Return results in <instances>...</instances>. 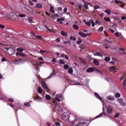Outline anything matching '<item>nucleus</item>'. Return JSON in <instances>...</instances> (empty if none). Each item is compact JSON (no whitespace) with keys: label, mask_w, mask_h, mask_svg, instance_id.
Segmentation results:
<instances>
[{"label":"nucleus","mask_w":126,"mask_h":126,"mask_svg":"<svg viewBox=\"0 0 126 126\" xmlns=\"http://www.w3.org/2000/svg\"><path fill=\"white\" fill-rule=\"evenodd\" d=\"M4 49L6 50V51H8V54L10 56H11L14 54V53L15 52V50H14V49L12 48H7V47H5Z\"/></svg>","instance_id":"f257e3e1"},{"label":"nucleus","mask_w":126,"mask_h":126,"mask_svg":"<svg viewBox=\"0 0 126 126\" xmlns=\"http://www.w3.org/2000/svg\"><path fill=\"white\" fill-rule=\"evenodd\" d=\"M56 75H57L56 71L53 70L52 73L48 77L47 79H50V78H52V77H54V76H56Z\"/></svg>","instance_id":"f03ea898"},{"label":"nucleus","mask_w":126,"mask_h":126,"mask_svg":"<svg viewBox=\"0 0 126 126\" xmlns=\"http://www.w3.org/2000/svg\"><path fill=\"white\" fill-rule=\"evenodd\" d=\"M54 108L56 111H61L62 110V108L59 106V104L58 103H56L55 104Z\"/></svg>","instance_id":"7ed1b4c3"},{"label":"nucleus","mask_w":126,"mask_h":126,"mask_svg":"<svg viewBox=\"0 0 126 126\" xmlns=\"http://www.w3.org/2000/svg\"><path fill=\"white\" fill-rule=\"evenodd\" d=\"M79 35H80V36H81V37H83V38H85V37H87V36H88V35H89V34H88V33L85 34L81 32H79Z\"/></svg>","instance_id":"20e7f679"},{"label":"nucleus","mask_w":126,"mask_h":126,"mask_svg":"<svg viewBox=\"0 0 126 126\" xmlns=\"http://www.w3.org/2000/svg\"><path fill=\"white\" fill-rule=\"evenodd\" d=\"M94 95L96 97V98H97V99H98V100H100V101H102V100H103V98H102V97H101V96H100L99 95V94H98L97 93H94Z\"/></svg>","instance_id":"39448f33"},{"label":"nucleus","mask_w":126,"mask_h":126,"mask_svg":"<svg viewBox=\"0 0 126 126\" xmlns=\"http://www.w3.org/2000/svg\"><path fill=\"white\" fill-rule=\"evenodd\" d=\"M42 86L44 89L45 90H48V87L47 86V85H46V83H45V82H43L42 83Z\"/></svg>","instance_id":"423d86ee"},{"label":"nucleus","mask_w":126,"mask_h":126,"mask_svg":"<svg viewBox=\"0 0 126 126\" xmlns=\"http://www.w3.org/2000/svg\"><path fill=\"white\" fill-rule=\"evenodd\" d=\"M117 70V67H116L115 66H112L110 68H109V71H110L111 72H112V71H114V70Z\"/></svg>","instance_id":"0eeeda50"},{"label":"nucleus","mask_w":126,"mask_h":126,"mask_svg":"<svg viewBox=\"0 0 126 126\" xmlns=\"http://www.w3.org/2000/svg\"><path fill=\"white\" fill-rule=\"evenodd\" d=\"M113 110V107L109 106L108 108L107 109V113L108 114H111V112H112V110Z\"/></svg>","instance_id":"6e6552de"},{"label":"nucleus","mask_w":126,"mask_h":126,"mask_svg":"<svg viewBox=\"0 0 126 126\" xmlns=\"http://www.w3.org/2000/svg\"><path fill=\"white\" fill-rule=\"evenodd\" d=\"M118 102L122 105V106H126V103L123 102V99L120 98L118 99Z\"/></svg>","instance_id":"1a4fd4ad"},{"label":"nucleus","mask_w":126,"mask_h":126,"mask_svg":"<svg viewBox=\"0 0 126 126\" xmlns=\"http://www.w3.org/2000/svg\"><path fill=\"white\" fill-rule=\"evenodd\" d=\"M37 8H42L43 7V5L41 3H38L36 5Z\"/></svg>","instance_id":"9d476101"},{"label":"nucleus","mask_w":126,"mask_h":126,"mask_svg":"<svg viewBox=\"0 0 126 126\" xmlns=\"http://www.w3.org/2000/svg\"><path fill=\"white\" fill-rule=\"evenodd\" d=\"M80 61L82 63H83V64H86V61H85V60L80 58Z\"/></svg>","instance_id":"9b49d317"},{"label":"nucleus","mask_w":126,"mask_h":126,"mask_svg":"<svg viewBox=\"0 0 126 126\" xmlns=\"http://www.w3.org/2000/svg\"><path fill=\"white\" fill-rule=\"evenodd\" d=\"M93 71H94V69L93 68H89L87 69V72H92Z\"/></svg>","instance_id":"f8f14e48"},{"label":"nucleus","mask_w":126,"mask_h":126,"mask_svg":"<svg viewBox=\"0 0 126 126\" xmlns=\"http://www.w3.org/2000/svg\"><path fill=\"white\" fill-rule=\"evenodd\" d=\"M68 73H69L70 74H71V73L73 72V69H72V68H69L68 69Z\"/></svg>","instance_id":"ddd939ff"},{"label":"nucleus","mask_w":126,"mask_h":126,"mask_svg":"<svg viewBox=\"0 0 126 126\" xmlns=\"http://www.w3.org/2000/svg\"><path fill=\"white\" fill-rule=\"evenodd\" d=\"M90 21L91 22V23H92V27H94V26H95V22H94V21H93V19H91L90 20Z\"/></svg>","instance_id":"4468645a"},{"label":"nucleus","mask_w":126,"mask_h":126,"mask_svg":"<svg viewBox=\"0 0 126 126\" xmlns=\"http://www.w3.org/2000/svg\"><path fill=\"white\" fill-rule=\"evenodd\" d=\"M104 20L106 22H111V19L109 17H104Z\"/></svg>","instance_id":"2eb2a0df"},{"label":"nucleus","mask_w":126,"mask_h":126,"mask_svg":"<svg viewBox=\"0 0 126 126\" xmlns=\"http://www.w3.org/2000/svg\"><path fill=\"white\" fill-rule=\"evenodd\" d=\"M104 12H105V13H107V14H111V10L109 9H106L104 11Z\"/></svg>","instance_id":"dca6fc26"},{"label":"nucleus","mask_w":126,"mask_h":126,"mask_svg":"<svg viewBox=\"0 0 126 126\" xmlns=\"http://www.w3.org/2000/svg\"><path fill=\"white\" fill-rule=\"evenodd\" d=\"M61 58H65V59H66V60H68V56H67L64 54L61 55Z\"/></svg>","instance_id":"f3484780"},{"label":"nucleus","mask_w":126,"mask_h":126,"mask_svg":"<svg viewBox=\"0 0 126 126\" xmlns=\"http://www.w3.org/2000/svg\"><path fill=\"white\" fill-rule=\"evenodd\" d=\"M84 122L83 123H81V122H79L78 124H76L75 125V126H83V125H84Z\"/></svg>","instance_id":"a211bd4d"},{"label":"nucleus","mask_w":126,"mask_h":126,"mask_svg":"<svg viewBox=\"0 0 126 126\" xmlns=\"http://www.w3.org/2000/svg\"><path fill=\"white\" fill-rule=\"evenodd\" d=\"M61 35L62 36H67V33L63 31H61Z\"/></svg>","instance_id":"6ab92c4d"},{"label":"nucleus","mask_w":126,"mask_h":126,"mask_svg":"<svg viewBox=\"0 0 126 126\" xmlns=\"http://www.w3.org/2000/svg\"><path fill=\"white\" fill-rule=\"evenodd\" d=\"M58 22H61V21H64V19L63 18H61L57 19Z\"/></svg>","instance_id":"aec40b11"},{"label":"nucleus","mask_w":126,"mask_h":126,"mask_svg":"<svg viewBox=\"0 0 126 126\" xmlns=\"http://www.w3.org/2000/svg\"><path fill=\"white\" fill-rule=\"evenodd\" d=\"M86 25H87V26H89V27H90V26H91V22L90 21V20H89L88 22H87V23H86Z\"/></svg>","instance_id":"412c9836"},{"label":"nucleus","mask_w":126,"mask_h":126,"mask_svg":"<svg viewBox=\"0 0 126 126\" xmlns=\"http://www.w3.org/2000/svg\"><path fill=\"white\" fill-rule=\"evenodd\" d=\"M36 99H37V100H38V101H41V100H42V97L39 96V95H37L35 96Z\"/></svg>","instance_id":"4be33fe9"},{"label":"nucleus","mask_w":126,"mask_h":126,"mask_svg":"<svg viewBox=\"0 0 126 126\" xmlns=\"http://www.w3.org/2000/svg\"><path fill=\"white\" fill-rule=\"evenodd\" d=\"M73 28L74 29H75V30H78V29L79 28V27L77 26L76 25H73Z\"/></svg>","instance_id":"5701e85b"},{"label":"nucleus","mask_w":126,"mask_h":126,"mask_svg":"<svg viewBox=\"0 0 126 126\" xmlns=\"http://www.w3.org/2000/svg\"><path fill=\"white\" fill-rule=\"evenodd\" d=\"M21 61H22V60H21H21H16L15 61V63L16 64H18V63H20Z\"/></svg>","instance_id":"b1692460"},{"label":"nucleus","mask_w":126,"mask_h":126,"mask_svg":"<svg viewBox=\"0 0 126 126\" xmlns=\"http://www.w3.org/2000/svg\"><path fill=\"white\" fill-rule=\"evenodd\" d=\"M110 60L111 58H110V57H105L104 59L105 62H110Z\"/></svg>","instance_id":"393cba45"},{"label":"nucleus","mask_w":126,"mask_h":126,"mask_svg":"<svg viewBox=\"0 0 126 126\" xmlns=\"http://www.w3.org/2000/svg\"><path fill=\"white\" fill-rule=\"evenodd\" d=\"M93 62L95 65H99V62H98L97 60H94Z\"/></svg>","instance_id":"a878e982"},{"label":"nucleus","mask_w":126,"mask_h":126,"mask_svg":"<svg viewBox=\"0 0 126 126\" xmlns=\"http://www.w3.org/2000/svg\"><path fill=\"white\" fill-rule=\"evenodd\" d=\"M24 104L25 106H27V107H30L31 106L30 102H25Z\"/></svg>","instance_id":"bb28decb"},{"label":"nucleus","mask_w":126,"mask_h":126,"mask_svg":"<svg viewBox=\"0 0 126 126\" xmlns=\"http://www.w3.org/2000/svg\"><path fill=\"white\" fill-rule=\"evenodd\" d=\"M45 97L47 100H51V96H50V95L49 94H47Z\"/></svg>","instance_id":"cd10ccee"},{"label":"nucleus","mask_w":126,"mask_h":126,"mask_svg":"<svg viewBox=\"0 0 126 126\" xmlns=\"http://www.w3.org/2000/svg\"><path fill=\"white\" fill-rule=\"evenodd\" d=\"M17 51L22 52H23V49H22L21 48H17Z\"/></svg>","instance_id":"c85d7f7f"},{"label":"nucleus","mask_w":126,"mask_h":126,"mask_svg":"<svg viewBox=\"0 0 126 126\" xmlns=\"http://www.w3.org/2000/svg\"><path fill=\"white\" fill-rule=\"evenodd\" d=\"M59 62L61 64H64V63H65V62L63 60H60Z\"/></svg>","instance_id":"c756f323"},{"label":"nucleus","mask_w":126,"mask_h":126,"mask_svg":"<svg viewBox=\"0 0 126 126\" xmlns=\"http://www.w3.org/2000/svg\"><path fill=\"white\" fill-rule=\"evenodd\" d=\"M115 2L116 4L121 3L122 4V1H120L119 0H115Z\"/></svg>","instance_id":"7c9ffc66"},{"label":"nucleus","mask_w":126,"mask_h":126,"mask_svg":"<svg viewBox=\"0 0 126 126\" xmlns=\"http://www.w3.org/2000/svg\"><path fill=\"white\" fill-rule=\"evenodd\" d=\"M70 39L73 40V41H76V38L75 37L71 36L70 37Z\"/></svg>","instance_id":"2f4dec72"},{"label":"nucleus","mask_w":126,"mask_h":126,"mask_svg":"<svg viewBox=\"0 0 126 126\" xmlns=\"http://www.w3.org/2000/svg\"><path fill=\"white\" fill-rule=\"evenodd\" d=\"M116 98H119L121 97V94L119 93H116L115 94Z\"/></svg>","instance_id":"473e14b6"},{"label":"nucleus","mask_w":126,"mask_h":126,"mask_svg":"<svg viewBox=\"0 0 126 126\" xmlns=\"http://www.w3.org/2000/svg\"><path fill=\"white\" fill-rule=\"evenodd\" d=\"M19 56H21V57H25V54L22 53H18Z\"/></svg>","instance_id":"72a5a7b5"},{"label":"nucleus","mask_w":126,"mask_h":126,"mask_svg":"<svg viewBox=\"0 0 126 126\" xmlns=\"http://www.w3.org/2000/svg\"><path fill=\"white\" fill-rule=\"evenodd\" d=\"M78 39L80 40L77 41V44H78V45H80L82 41L81 40V39H80V38H78Z\"/></svg>","instance_id":"f704fd0d"},{"label":"nucleus","mask_w":126,"mask_h":126,"mask_svg":"<svg viewBox=\"0 0 126 126\" xmlns=\"http://www.w3.org/2000/svg\"><path fill=\"white\" fill-rule=\"evenodd\" d=\"M37 92H38V93H40V94H41V93H42V90H41V88L39 87V88H38Z\"/></svg>","instance_id":"c9c22d12"},{"label":"nucleus","mask_w":126,"mask_h":126,"mask_svg":"<svg viewBox=\"0 0 126 126\" xmlns=\"http://www.w3.org/2000/svg\"><path fill=\"white\" fill-rule=\"evenodd\" d=\"M84 7H85V9H88V5H87L86 3L84 4Z\"/></svg>","instance_id":"e433bc0d"},{"label":"nucleus","mask_w":126,"mask_h":126,"mask_svg":"<svg viewBox=\"0 0 126 126\" xmlns=\"http://www.w3.org/2000/svg\"><path fill=\"white\" fill-rule=\"evenodd\" d=\"M53 18H56V17L58 18L59 17V15H58L57 14H55V15H53L52 16Z\"/></svg>","instance_id":"4c0bfd02"},{"label":"nucleus","mask_w":126,"mask_h":126,"mask_svg":"<svg viewBox=\"0 0 126 126\" xmlns=\"http://www.w3.org/2000/svg\"><path fill=\"white\" fill-rule=\"evenodd\" d=\"M63 67H64V69H67L68 68V65L65 64L63 65Z\"/></svg>","instance_id":"58836bf2"},{"label":"nucleus","mask_w":126,"mask_h":126,"mask_svg":"<svg viewBox=\"0 0 126 126\" xmlns=\"http://www.w3.org/2000/svg\"><path fill=\"white\" fill-rule=\"evenodd\" d=\"M120 116V113H116L115 116H114V118H119V117Z\"/></svg>","instance_id":"ea45409f"},{"label":"nucleus","mask_w":126,"mask_h":126,"mask_svg":"<svg viewBox=\"0 0 126 126\" xmlns=\"http://www.w3.org/2000/svg\"><path fill=\"white\" fill-rule=\"evenodd\" d=\"M99 8H100V6H99L98 5H94V9L96 10V9H98Z\"/></svg>","instance_id":"a19ab883"},{"label":"nucleus","mask_w":126,"mask_h":126,"mask_svg":"<svg viewBox=\"0 0 126 126\" xmlns=\"http://www.w3.org/2000/svg\"><path fill=\"white\" fill-rule=\"evenodd\" d=\"M40 53H42V54H45L46 53H48V51H46L45 50H40Z\"/></svg>","instance_id":"79ce46f5"},{"label":"nucleus","mask_w":126,"mask_h":126,"mask_svg":"<svg viewBox=\"0 0 126 126\" xmlns=\"http://www.w3.org/2000/svg\"><path fill=\"white\" fill-rule=\"evenodd\" d=\"M103 29H104V28L103 27H100L99 28V31H100V32H102V31H103Z\"/></svg>","instance_id":"37998d69"},{"label":"nucleus","mask_w":126,"mask_h":126,"mask_svg":"<svg viewBox=\"0 0 126 126\" xmlns=\"http://www.w3.org/2000/svg\"><path fill=\"white\" fill-rule=\"evenodd\" d=\"M6 18V19H10V18H11V16L9 15H7Z\"/></svg>","instance_id":"c03bdc74"},{"label":"nucleus","mask_w":126,"mask_h":126,"mask_svg":"<svg viewBox=\"0 0 126 126\" xmlns=\"http://www.w3.org/2000/svg\"><path fill=\"white\" fill-rule=\"evenodd\" d=\"M123 85L124 87L126 88V79L124 80L123 81Z\"/></svg>","instance_id":"a18cd8bd"},{"label":"nucleus","mask_w":126,"mask_h":126,"mask_svg":"<svg viewBox=\"0 0 126 126\" xmlns=\"http://www.w3.org/2000/svg\"><path fill=\"white\" fill-rule=\"evenodd\" d=\"M102 115H103V113H100L99 115L96 116V119H98V118H100V117H102Z\"/></svg>","instance_id":"49530a36"},{"label":"nucleus","mask_w":126,"mask_h":126,"mask_svg":"<svg viewBox=\"0 0 126 126\" xmlns=\"http://www.w3.org/2000/svg\"><path fill=\"white\" fill-rule=\"evenodd\" d=\"M19 17H25L26 15L25 14H20L19 15Z\"/></svg>","instance_id":"de8ad7c7"},{"label":"nucleus","mask_w":126,"mask_h":126,"mask_svg":"<svg viewBox=\"0 0 126 126\" xmlns=\"http://www.w3.org/2000/svg\"><path fill=\"white\" fill-rule=\"evenodd\" d=\"M29 22H32V21H33V19H32V17H30L29 18Z\"/></svg>","instance_id":"09e8293b"},{"label":"nucleus","mask_w":126,"mask_h":126,"mask_svg":"<svg viewBox=\"0 0 126 126\" xmlns=\"http://www.w3.org/2000/svg\"><path fill=\"white\" fill-rule=\"evenodd\" d=\"M108 100H111V101H113V100H114V98H113L111 96H108Z\"/></svg>","instance_id":"8fccbe9b"},{"label":"nucleus","mask_w":126,"mask_h":126,"mask_svg":"<svg viewBox=\"0 0 126 126\" xmlns=\"http://www.w3.org/2000/svg\"><path fill=\"white\" fill-rule=\"evenodd\" d=\"M55 100H56V101H57L58 102H61V99H60V98L57 97H55Z\"/></svg>","instance_id":"3c124183"},{"label":"nucleus","mask_w":126,"mask_h":126,"mask_svg":"<svg viewBox=\"0 0 126 126\" xmlns=\"http://www.w3.org/2000/svg\"><path fill=\"white\" fill-rule=\"evenodd\" d=\"M8 101H9V102H13V101H14V100H13V99H12V98H9L8 99Z\"/></svg>","instance_id":"603ef678"},{"label":"nucleus","mask_w":126,"mask_h":126,"mask_svg":"<svg viewBox=\"0 0 126 126\" xmlns=\"http://www.w3.org/2000/svg\"><path fill=\"white\" fill-rule=\"evenodd\" d=\"M48 31H49V32H51V33H56L54 31H53V30H51V29H48Z\"/></svg>","instance_id":"864d4df0"},{"label":"nucleus","mask_w":126,"mask_h":126,"mask_svg":"<svg viewBox=\"0 0 126 126\" xmlns=\"http://www.w3.org/2000/svg\"><path fill=\"white\" fill-rule=\"evenodd\" d=\"M115 36H116V37H120V34H119V33H118V32H115Z\"/></svg>","instance_id":"5fc2aeb1"},{"label":"nucleus","mask_w":126,"mask_h":126,"mask_svg":"<svg viewBox=\"0 0 126 126\" xmlns=\"http://www.w3.org/2000/svg\"><path fill=\"white\" fill-rule=\"evenodd\" d=\"M109 30L110 31V32H111V33H115V31H114V30L112 29H109Z\"/></svg>","instance_id":"6e6d98bb"},{"label":"nucleus","mask_w":126,"mask_h":126,"mask_svg":"<svg viewBox=\"0 0 126 126\" xmlns=\"http://www.w3.org/2000/svg\"><path fill=\"white\" fill-rule=\"evenodd\" d=\"M28 11H29L31 13H32V14H33V10L32 9H28Z\"/></svg>","instance_id":"4d7b16f0"},{"label":"nucleus","mask_w":126,"mask_h":126,"mask_svg":"<svg viewBox=\"0 0 126 126\" xmlns=\"http://www.w3.org/2000/svg\"><path fill=\"white\" fill-rule=\"evenodd\" d=\"M95 24H96V25H97V24L100 25V24H101V23H100V22H99V21H98V20H96V21H95Z\"/></svg>","instance_id":"13d9d810"},{"label":"nucleus","mask_w":126,"mask_h":126,"mask_svg":"<svg viewBox=\"0 0 126 126\" xmlns=\"http://www.w3.org/2000/svg\"><path fill=\"white\" fill-rule=\"evenodd\" d=\"M121 19H122V20H126V17L125 16H122V17H121Z\"/></svg>","instance_id":"bf43d9fd"},{"label":"nucleus","mask_w":126,"mask_h":126,"mask_svg":"<svg viewBox=\"0 0 126 126\" xmlns=\"http://www.w3.org/2000/svg\"><path fill=\"white\" fill-rule=\"evenodd\" d=\"M0 27L2 29H4L5 28V27L1 24H0Z\"/></svg>","instance_id":"052dcab7"},{"label":"nucleus","mask_w":126,"mask_h":126,"mask_svg":"<svg viewBox=\"0 0 126 126\" xmlns=\"http://www.w3.org/2000/svg\"><path fill=\"white\" fill-rule=\"evenodd\" d=\"M67 10V8L65 7L64 8V13H66V11Z\"/></svg>","instance_id":"680f3d73"},{"label":"nucleus","mask_w":126,"mask_h":126,"mask_svg":"<svg viewBox=\"0 0 126 126\" xmlns=\"http://www.w3.org/2000/svg\"><path fill=\"white\" fill-rule=\"evenodd\" d=\"M56 42H58V43H60L61 42V40H60V38H58L56 39Z\"/></svg>","instance_id":"e2e57ef3"},{"label":"nucleus","mask_w":126,"mask_h":126,"mask_svg":"<svg viewBox=\"0 0 126 126\" xmlns=\"http://www.w3.org/2000/svg\"><path fill=\"white\" fill-rule=\"evenodd\" d=\"M55 125H56V126H58L61 125V124H60V123H59V122H56V123H55Z\"/></svg>","instance_id":"0e129e2a"},{"label":"nucleus","mask_w":126,"mask_h":126,"mask_svg":"<svg viewBox=\"0 0 126 126\" xmlns=\"http://www.w3.org/2000/svg\"><path fill=\"white\" fill-rule=\"evenodd\" d=\"M57 97H59V98H61V97H62V94H57Z\"/></svg>","instance_id":"69168bd1"},{"label":"nucleus","mask_w":126,"mask_h":126,"mask_svg":"<svg viewBox=\"0 0 126 126\" xmlns=\"http://www.w3.org/2000/svg\"><path fill=\"white\" fill-rule=\"evenodd\" d=\"M98 52H95L94 54V56H98Z\"/></svg>","instance_id":"338daca9"},{"label":"nucleus","mask_w":126,"mask_h":126,"mask_svg":"<svg viewBox=\"0 0 126 126\" xmlns=\"http://www.w3.org/2000/svg\"><path fill=\"white\" fill-rule=\"evenodd\" d=\"M35 37L36 38V39H40L41 38V36H35Z\"/></svg>","instance_id":"774afa93"}]
</instances>
